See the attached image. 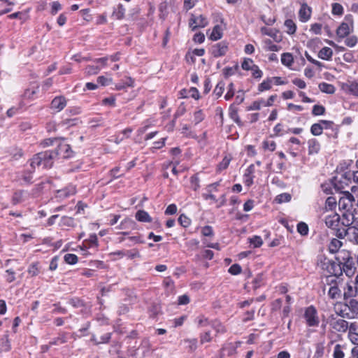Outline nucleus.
<instances>
[{
  "label": "nucleus",
  "instance_id": "1",
  "mask_svg": "<svg viewBox=\"0 0 358 358\" xmlns=\"http://www.w3.org/2000/svg\"><path fill=\"white\" fill-rule=\"evenodd\" d=\"M324 222L328 228L335 231V236L338 238H344L348 235L346 227L350 225V221L348 220L346 223L343 221L341 223V217L338 214L331 213L326 215Z\"/></svg>",
  "mask_w": 358,
  "mask_h": 358
},
{
  "label": "nucleus",
  "instance_id": "2",
  "mask_svg": "<svg viewBox=\"0 0 358 358\" xmlns=\"http://www.w3.org/2000/svg\"><path fill=\"white\" fill-rule=\"evenodd\" d=\"M58 156L55 150H47L35 155L30 160V166L35 171L36 166H43L44 168H51L54 160Z\"/></svg>",
  "mask_w": 358,
  "mask_h": 358
},
{
  "label": "nucleus",
  "instance_id": "3",
  "mask_svg": "<svg viewBox=\"0 0 358 358\" xmlns=\"http://www.w3.org/2000/svg\"><path fill=\"white\" fill-rule=\"evenodd\" d=\"M317 266L330 275V276L327 278V281H329L330 279H334V277H338L342 275L341 264L324 255H320L317 257Z\"/></svg>",
  "mask_w": 358,
  "mask_h": 358
},
{
  "label": "nucleus",
  "instance_id": "4",
  "mask_svg": "<svg viewBox=\"0 0 358 358\" xmlns=\"http://www.w3.org/2000/svg\"><path fill=\"white\" fill-rule=\"evenodd\" d=\"M341 254L343 255H338L336 260L341 264L342 273L344 272L347 276L352 277L356 271L354 259L348 252L343 251Z\"/></svg>",
  "mask_w": 358,
  "mask_h": 358
},
{
  "label": "nucleus",
  "instance_id": "5",
  "mask_svg": "<svg viewBox=\"0 0 358 358\" xmlns=\"http://www.w3.org/2000/svg\"><path fill=\"white\" fill-rule=\"evenodd\" d=\"M304 318L307 325L309 327H317L320 324L317 311L313 306H310L306 308Z\"/></svg>",
  "mask_w": 358,
  "mask_h": 358
},
{
  "label": "nucleus",
  "instance_id": "6",
  "mask_svg": "<svg viewBox=\"0 0 358 358\" xmlns=\"http://www.w3.org/2000/svg\"><path fill=\"white\" fill-rule=\"evenodd\" d=\"M208 24L207 18L202 15H196L193 13L191 14V17L189 21V26L192 30H195L198 28H203Z\"/></svg>",
  "mask_w": 358,
  "mask_h": 358
},
{
  "label": "nucleus",
  "instance_id": "7",
  "mask_svg": "<svg viewBox=\"0 0 358 358\" xmlns=\"http://www.w3.org/2000/svg\"><path fill=\"white\" fill-rule=\"evenodd\" d=\"M228 51V45L226 42L222 41L213 45L210 49L212 55L215 57H222Z\"/></svg>",
  "mask_w": 358,
  "mask_h": 358
},
{
  "label": "nucleus",
  "instance_id": "8",
  "mask_svg": "<svg viewBox=\"0 0 358 358\" xmlns=\"http://www.w3.org/2000/svg\"><path fill=\"white\" fill-rule=\"evenodd\" d=\"M76 192V187L73 185H69L64 189L57 190L55 197L59 200H63L75 194Z\"/></svg>",
  "mask_w": 358,
  "mask_h": 358
},
{
  "label": "nucleus",
  "instance_id": "9",
  "mask_svg": "<svg viewBox=\"0 0 358 358\" xmlns=\"http://www.w3.org/2000/svg\"><path fill=\"white\" fill-rule=\"evenodd\" d=\"M336 313L343 317L351 319L352 315L350 313L349 307H348L347 303H337L334 306Z\"/></svg>",
  "mask_w": 358,
  "mask_h": 358
},
{
  "label": "nucleus",
  "instance_id": "10",
  "mask_svg": "<svg viewBox=\"0 0 358 358\" xmlns=\"http://www.w3.org/2000/svg\"><path fill=\"white\" fill-rule=\"evenodd\" d=\"M66 106V99L63 96H58L53 99L51 102V108L59 112Z\"/></svg>",
  "mask_w": 358,
  "mask_h": 358
},
{
  "label": "nucleus",
  "instance_id": "11",
  "mask_svg": "<svg viewBox=\"0 0 358 358\" xmlns=\"http://www.w3.org/2000/svg\"><path fill=\"white\" fill-rule=\"evenodd\" d=\"M98 246V238L95 234H92L90 236L87 240H85L83 243V247H81V250L84 251L83 255H87V248H96Z\"/></svg>",
  "mask_w": 358,
  "mask_h": 358
},
{
  "label": "nucleus",
  "instance_id": "12",
  "mask_svg": "<svg viewBox=\"0 0 358 358\" xmlns=\"http://www.w3.org/2000/svg\"><path fill=\"white\" fill-rule=\"evenodd\" d=\"M327 282L333 283V285L330 287L328 291L329 296L332 299H336L340 298L341 295V291L338 288L336 284V280L335 279H330Z\"/></svg>",
  "mask_w": 358,
  "mask_h": 358
},
{
  "label": "nucleus",
  "instance_id": "13",
  "mask_svg": "<svg viewBox=\"0 0 358 358\" xmlns=\"http://www.w3.org/2000/svg\"><path fill=\"white\" fill-rule=\"evenodd\" d=\"M255 169L254 164H250L244 173V183L246 186L250 187L253 184L254 173Z\"/></svg>",
  "mask_w": 358,
  "mask_h": 358
},
{
  "label": "nucleus",
  "instance_id": "14",
  "mask_svg": "<svg viewBox=\"0 0 358 358\" xmlns=\"http://www.w3.org/2000/svg\"><path fill=\"white\" fill-rule=\"evenodd\" d=\"M332 328L338 332L344 333L348 328V322L343 319H338L331 323Z\"/></svg>",
  "mask_w": 358,
  "mask_h": 358
},
{
  "label": "nucleus",
  "instance_id": "15",
  "mask_svg": "<svg viewBox=\"0 0 358 358\" xmlns=\"http://www.w3.org/2000/svg\"><path fill=\"white\" fill-rule=\"evenodd\" d=\"M240 344H241L240 342H237V343H236V344L227 343V344L224 345L221 350L220 358H223V357L224 356V351L227 352L228 356H231V355L236 354V349L240 345Z\"/></svg>",
  "mask_w": 358,
  "mask_h": 358
},
{
  "label": "nucleus",
  "instance_id": "16",
  "mask_svg": "<svg viewBox=\"0 0 358 358\" xmlns=\"http://www.w3.org/2000/svg\"><path fill=\"white\" fill-rule=\"evenodd\" d=\"M55 151L58 153V155H62L64 158L70 157L73 152L70 145L66 143H61Z\"/></svg>",
  "mask_w": 358,
  "mask_h": 358
},
{
  "label": "nucleus",
  "instance_id": "17",
  "mask_svg": "<svg viewBox=\"0 0 358 358\" xmlns=\"http://www.w3.org/2000/svg\"><path fill=\"white\" fill-rule=\"evenodd\" d=\"M311 15V9L307 6V4H303L299 11V17L301 22H307Z\"/></svg>",
  "mask_w": 358,
  "mask_h": 358
},
{
  "label": "nucleus",
  "instance_id": "18",
  "mask_svg": "<svg viewBox=\"0 0 358 358\" xmlns=\"http://www.w3.org/2000/svg\"><path fill=\"white\" fill-rule=\"evenodd\" d=\"M350 33V27L348 23L342 22L336 30V34L340 38H345Z\"/></svg>",
  "mask_w": 358,
  "mask_h": 358
},
{
  "label": "nucleus",
  "instance_id": "19",
  "mask_svg": "<svg viewBox=\"0 0 358 358\" xmlns=\"http://www.w3.org/2000/svg\"><path fill=\"white\" fill-rule=\"evenodd\" d=\"M309 155L316 154L320 151V145L317 140L311 138L308 141Z\"/></svg>",
  "mask_w": 358,
  "mask_h": 358
},
{
  "label": "nucleus",
  "instance_id": "20",
  "mask_svg": "<svg viewBox=\"0 0 358 358\" xmlns=\"http://www.w3.org/2000/svg\"><path fill=\"white\" fill-rule=\"evenodd\" d=\"M333 50L329 47H324L318 52V57L323 60H331Z\"/></svg>",
  "mask_w": 358,
  "mask_h": 358
},
{
  "label": "nucleus",
  "instance_id": "21",
  "mask_svg": "<svg viewBox=\"0 0 358 358\" xmlns=\"http://www.w3.org/2000/svg\"><path fill=\"white\" fill-rule=\"evenodd\" d=\"M26 194H27V193L23 190H19L15 192L12 197L13 204L17 205L24 201Z\"/></svg>",
  "mask_w": 358,
  "mask_h": 358
},
{
  "label": "nucleus",
  "instance_id": "22",
  "mask_svg": "<svg viewBox=\"0 0 358 358\" xmlns=\"http://www.w3.org/2000/svg\"><path fill=\"white\" fill-rule=\"evenodd\" d=\"M348 307H349L350 313H351L352 318L358 315V301L355 299H351L347 302Z\"/></svg>",
  "mask_w": 358,
  "mask_h": 358
},
{
  "label": "nucleus",
  "instance_id": "23",
  "mask_svg": "<svg viewBox=\"0 0 358 358\" xmlns=\"http://www.w3.org/2000/svg\"><path fill=\"white\" fill-rule=\"evenodd\" d=\"M281 62L283 65L290 67L294 63V57L289 52H285L281 55Z\"/></svg>",
  "mask_w": 358,
  "mask_h": 358
},
{
  "label": "nucleus",
  "instance_id": "24",
  "mask_svg": "<svg viewBox=\"0 0 358 358\" xmlns=\"http://www.w3.org/2000/svg\"><path fill=\"white\" fill-rule=\"evenodd\" d=\"M136 218L139 222H150L152 219L149 214L145 210H138L136 213Z\"/></svg>",
  "mask_w": 358,
  "mask_h": 358
},
{
  "label": "nucleus",
  "instance_id": "25",
  "mask_svg": "<svg viewBox=\"0 0 358 358\" xmlns=\"http://www.w3.org/2000/svg\"><path fill=\"white\" fill-rule=\"evenodd\" d=\"M319 89L321 92L332 94L335 92L336 88L335 87L327 83H322L319 85Z\"/></svg>",
  "mask_w": 358,
  "mask_h": 358
},
{
  "label": "nucleus",
  "instance_id": "26",
  "mask_svg": "<svg viewBox=\"0 0 358 358\" xmlns=\"http://www.w3.org/2000/svg\"><path fill=\"white\" fill-rule=\"evenodd\" d=\"M222 36V29L220 26L215 25L209 36V38L212 41H217L220 39Z\"/></svg>",
  "mask_w": 358,
  "mask_h": 358
},
{
  "label": "nucleus",
  "instance_id": "27",
  "mask_svg": "<svg viewBox=\"0 0 358 358\" xmlns=\"http://www.w3.org/2000/svg\"><path fill=\"white\" fill-rule=\"evenodd\" d=\"M345 347L340 344H336L334 348L333 352V357L334 358H344L345 352H344Z\"/></svg>",
  "mask_w": 358,
  "mask_h": 358
},
{
  "label": "nucleus",
  "instance_id": "28",
  "mask_svg": "<svg viewBox=\"0 0 358 358\" xmlns=\"http://www.w3.org/2000/svg\"><path fill=\"white\" fill-rule=\"evenodd\" d=\"M343 243L341 241L336 238H333L329 245V250L331 253L338 252L339 248L342 246Z\"/></svg>",
  "mask_w": 358,
  "mask_h": 358
},
{
  "label": "nucleus",
  "instance_id": "29",
  "mask_svg": "<svg viewBox=\"0 0 358 358\" xmlns=\"http://www.w3.org/2000/svg\"><path fill=\"white\" fill-rule=\"evenodd\" d=\"M125 9L122 4H119L114 8L113 16L117 20H121L124 17Z\"/></svg>",
  "mask_w": 358,
  "mask_h": 358
},
{
  "label": "nucleus",
  "instance_id": "30",
  "mask_svg": "<svg viewBox=\"0 0 358 358\" xmlns=\"http://www.w3.org/2000/svg\"><path fill=\"white\" fill-rule=\"evenodd\" d=\"M285 28L287 29L286 31L289 34H293L295 33L296 29V26L293 20H287L284 24Z\"/></svg>",
  "mask_w": 358,
  "mask_h": 358
},
{
  "label": "nucleus",
  "instance_id": "31",
  "mask_svg": "<svg viewBox=\"0 0 358 358\" xmlns=\"http://www.w3.org/2000/svg\"><path fill=\"white\" fill-rule=\"evenodd\" d=\"M10 349L9 341L6 336H4L0 339V352H6Z\"/></svg>",
  "mask_w": 358,
  "mask_h": 358
},
{
  "label": "nucleus",
  "instance_id": "32",
  "mask_svg": "<svg viewBox=\"0 0 358 358\" xmlns=\"http://www.w3.org/2000/svg\"><path fill=\"white\" fill-rule=\"evenodd\" d=\"M231 160V157H228V156H225L221 162L219 163V164L217 165V171L220 172L224 169H226L229 164H230V162Z\"/></svg>",
  "mask_w": 358,
  "mask_h": 358
},
{
  "label": "nucleus",
  "instance_id": "33",
  "mask_svg": "<svg viewBox=\"0 0 358 358\" xmlns=\"http://www.w3.org/2000/svg\"><path fill=\"white\" fill-rule=\"evenodd\" d=\"M348 234H350L352 240L358 244V228L355 227H347Z\"/></svg>",
  "mask_w": 358,
  "mask_h": 358
},
{
  "label": "nucleus",
  "instance_id": "34",
  "mask_svg": "<svg viewBox=\"0 0 358 358\" xmlns=\"http://www.w3.org/2000/svg\"><path fill=\"white\" fill-rule=\"evenodd\" d=\"M272 79L267 78L264 80L261 84L258 86V90L259 92H263L265 90H268L271 88Z\"/></svg>",
  "mask_w": 358,
  "mask_h": 358
},
{
  "label": "nucleus",
  "instance_id": "35",
  "mask_svg": "<svg viewBox=\"0 0 358 358\" xmlns=\"http://www.w3.org/2000/svg\"><path fill=\"white\" fill-rule=\"evenodd\" d=\"M308 226L305 222H301L297 224V231L301 236H306L308 234Z\"/></svg>",
  "mask_w": 358,
  "mask_h": 358
},
{
  "label": "nucleus",
  "instance_id": "36",
  "mask_svg": "<svg viewBox=\"0 0 358 358\" xmlns=\"http://www.w3.org/2000/svg\"><path fill=\"white\" fill-rule=\"evenodd\" d=\"M291 195L289 193H282L275 197V201L278 203L288 202L291 200Z\"/></svg>",
  "mask_w": 358,
  "mask_h": 358
},
{
  "label": "nucleus",
  "instance_id": "37",
  "mask_svg": "<svg viewBox=\"0 0 358 358\" xmlns=\"http://www.w3.org/2000/svg\"><path fill=\"white\" fill-rule=\"evenodd\" d=\"M322 125L318 123H315L311 126L310 132L314 136H319L322 133Z\"/></svg>",
  "mask_w": 358,
  "mask_h": 358
},
{
  "label": "nucleus",
  "instance_id": "38",
  "mask_svg": "<svg viewBox=\"0 0 358 358\" xmlns=\"http://www.w3.org/2000/svg\"><path fill=\"white\" fill-rule=\"evenodd\" d=\"M39 271L38 264L33 263L29 266L27 272L29 275L33 277L37 275L39 273Z\"/></svg>",
  "mask_w": 358,
  "mask_h": 358
},
{
  "label": "nucleus",
  "instance_id": "39",
  "mask_svg": "<svg viewBox=\"0 0 358 358\" xmlns=\"http://www.w3.org/2000/svg\"><path fill=\"white\" fill-rule=\"evenodd\" d=\"M64 261L69 264H75L78 262V257L74 254H66L64 257Z\"/></svg>",
  "mask_w": 358,
  "mask_h": 358
},
{
  "label": "nucleus",
  "instance_id": "40",
  "mask_svg": "<svg viewBox=\"0 0 358 358\" xmlns=\"http://www.w3.org/2000/svg\"><path fill=\"white\" fill-rule=\"evenodd\" d=\"M250 244L253 245L254 248H259L263 244V241L260 236H255L249 238Z\"/></svg>",
  "mask_w": 358,
  "mask_h": 358
},
{
  "label": "nucleus",
  "instance_id": "41",
  "mask_svg": "<svg viewBox=\"0 0 358 358\" xmlns=\"http://www.w3.org/2000/svg\"><path fill=\"white\" fill-rule=\"evenodd\" d=\"M263 106V99L254 101L248 107V110H259Z\"/></svg>",
  "mask_w": 358,
  "mask_h": 358
},
{
  "label": "nucleus",
  "instance_id": "42",
  "mask_svg": "<svg viewBox=\"0 0 358 358\" xmlns=\"http://www.w3.org/2000/svg\"><path fill=\"white\" fill-rule=\"evenodd\" d=\"M332 13L334 15H341L343 13V8L341 4L334 3L332 4Z\"/></svg>",
  "mask_w": 358,
  "mask_h": 358
},
{
  "label": "nucleus",
  "instance_id": "43",
  "mask_svg": "<svg viewBox=\"0 0 358 358\" xmlns=\"http://www.w3.org/2000/svg\"><path fill=\"white\" fill-rule=\"evenodd\" d=\"M255 66V64H254L253 61L251 59H245L241 64L243 69L246 71L252 70Z\"/></svg>",
  "mask_w": 358,
  "mask_h": 358
},
{
  "label": "nucleus",
  "instance_id": "44",
  "mask_svg": "<svg viewBox=\"0 0 358 358\" xmlns=\"http://www.w3.org/2000/svg\"><path fill=\"white\" fill-rule=\"evenodd\" d=\"M6 280L8 282H12L15 280V273L12 269H8L6 271V274L4 275Z\"/></svg>",
  "mask_w": 358,
  "mask_h": 358
},
{
  "label": "nucleus",
  "instance_id": "45",
  "mask_svg": "<svg viewBox=\"0 0 358 358\" xmlns=\"http://www.w3.org/2000/svg\"><path fill=\"white\" fill-rule=\"evenodd\" d=\"M326 208H329V210H333L336 206V199L335 197L329 196L325 202Z\"/></svg>",
  "mask_w": 358,
  "mask_h": 358
},
{
  "label": "nucleus",
  "instance_id": "46",
  "mask_svg": "<svg viewBox=\"0 0 358 358\" xmlns=\"http://www.w3.org/2000/svg\"><path fill=\"white\" fill-rule=\"evenodd\" d=\"M344 299L355 297V287L351 285H347V290L343 294Z\"/></svg>",
  "mask_w": 358,
  "mask_h": 358
},
{
  "label": "nucleus",
  "instance_id": "47",
  "mask_svg": "<svg viewBox=\"0 0 358 358\" xmlns=\"http://www.w3.org/2000/svg\"><path fill=\"white\" fill-rule=\"evenodd\" d=\"M178 220L180 225L183 227H187L191 222L190 219L185 215H180Z\"/></svg>",
  "mask_w": 358,
  "mask_h": 358
},
{
  "label": "nucleus",
  "instance_id": "48",
  "mask_svg": "<svg viewBox=\"0 0 358 358\" xmlns=\"http://www.w3.org/2000/svg\"><path fill=\"white\" fill-rule=\"evenodd\" d=\"M224 90V83L223 82H220L216 85V87L213 91V93L217 97H220L222 94Z\"/></svg>",
  "mask_w": 358,
  "mask_h": 358
},
{
  "label": "nucleus",
  "instance_id": "49",
  "mask_svg": "<svg viewBox=\"0 0 358 358\" xmlns=\"http://www.w3.org/2000/svg\"><path fill=\"white\" fill-rule=\"evenodd\" d=\"M325 113V108L321 105H315L313 108L312 113L314 115H321Z\"/></svg>",
  "mask_w": 358,
  "mask_h": 358
},
{
  "label": "nucleus",
  "instance_id": "50",
  "mask_svg": "<svg viewBox=\"0 0 358 358\" xmlns=\"http://www.w3.org/2000/svg\"><path fill=\"white\" fill-rule=\"evenodd\" d=\"M62 225L66 227H73L74 220L71 217L64 216L61 220Z\"/></svg>",
  "mask_w": 358,
  "mask_h": 358
},
{
  "label": "nucleus",
  "instance_id": "51",
  "mask_svg": "<svg viewBox=\"0 0 358 358\" xmlns=\"http://www.w3.org/2000/svg\"><path fill=\"white\" fill-rule=\"evenodd\" d=\"M101 69V67L98 65H90L86 67L85 71L87 74L92 75L96 74Z\"/></svg>",
  "mask_w": 358,
  "mask_h": 358
},
{
  "label": "nucleus",
  "instance_id": "52",
  "mask_svg": "<svg viewBox=\"0 0 358 358\" xmlns=\"http://www.w3.org/2000/svg\"><path fill=\"white\" fill-rule=\"evenodd\" d=\"M242 269L239 264H234L232 266H231L229 268V272L232 275H238L241 273Z\"/></svg>",
  "mask_w": 358,
  "mask_h": 358
},
{
  "label": "nucleus",
  "instance_id": "53",
  "mask_svg": "<svg viewBox=\"0 0 358 358\" xmlns=\"http://www.w3.org/2000/svg\"><path fill=\"white\" fill-rule=\"evenodd\" d=\"M234 85L233 83H231L228 85V91L224 96V99L226 100H229L234 96Z\"/></svg>",
  "mask_w": 358,
  "mask_h": 358
},
{
  "label": "nucleus",
  "instance_id": "54",
  "mask_svg": "<svg viewBox=\"0 0 358 358\" xmlns=\"http://www.w3.org/2000/svg\"><path fill=\"white\" fill-rule=\"evenodd\" d=\"M185 343H187L189 344L188 348L190 350L194 351L197 348V339H185L184 340Z\"/></svg>",
  "mask_w": 358,
  "mask_h": 358
},
{
  "label": "nucleus",
  "instance_id": "55",
  "mask_svg": "<svg viewBox=\"0 0 358 358\" xmlns=\"http://www.w3.org/2000/svg\"><path fill=\"white\" fill-rule=\"evenodd\" d=\"M211 335H210V331H206L203 334H201L200 335V342L201 344H203L206 342H210L211 341Z\"/></svg>",
  "mask_w": 358,
  "mask_h": 358
},
{
  "label": "nucleus",
  "instance_id": "56",
  "mask_svg": "<svg viewBox=\"0 0 358 358\" xmlns=\"http://www.w3.org/2000/svg\"><path fill=\"white\" fill-rule=\"evenodd\" d=\"M201 234L204 236H213L214 233L211 226H205L201 229Z\"/></svg>",
  "mask_w": 358,
  "mask_h": 358
},
{
  "label": "nucleus",
  "instance_id": "57",
  "mask_svg": "<svg viewBox=\"0 0 358 358\" xmlns=\"http://www.w3.org/2000/svg\"><path fill=\"white\" fill-rule=\"evenodd\" d=\"M352 324L350 327V331H349V338L350 341L358 345V334L352 332Z\"/></svg>",
  "mask_w": 358,
  "mask_h": 358
},
{
  "label": "nucleus",
  "instance_id": "58",
  "mask_svg": "<svg viewBox=\"0 0 358 358\" xmlns=\"http://www.w3.org/2000/svg\"><path fill=\"white\" fill-rule=\"evenodd\" d=\"M357 43V38L355 36L348 37L345 41V43L347 46L352 48L354 47Z\"/></svg>",
  "mask_w": 358,
  "mask_h": 358
},
{
  "label": "nucleus",
  "instance_id": "59",
  "mask_svg": "<svg viewBox=\"0 0 358 358\" xmlns=\"http://www.w3.org/2000/svg\"><path fill=\"white\" fill-rule=\"evenodd\" d=\"M276 144L273 141H266L264 142V148L270 151L275 150Z\"/></svg>",
  "mask_w": 358,
  "mask_h": 358
},
{
  "label": "nucleus",
  "instance_id": "60",
  "mask_svg": "<svg viewBox=\"0 0 358 358\" xmlns=\"http://www.w3.org/2000/svg\"><path fill=\"white\" fill-rule=\"evenodd\" d=\"M265 42L267 44V47H266L267 50L273 51V52H278L280 50V47L272 43L271 40L268 39Z\"/></svg>",
  "mask_w": 358,
  "mask_h": 358
},
{
  "label": "nucleus",
  "instance_id": "61",
  "mask_svg": "<svg viewBox=\"0 0 358 358\" xmlns=\"http://www.w3.org/2000/svg\"><path fill=\"white\" fill-rule=\"evenodd\" d=\"M204 118V115L201 110H197L194 114V121L196 124L201 122Z\"/></svg>",
  "mask_w": 358,
  "mask_h": 358
},
{
  "label": "nucleus",
  "instance_id": "62",
  "mask_svg": "<svg viewBox=\"0 0 358 358\" xmlns=\"http://www.w3.org/2000/svg\"><path fill=\"white\" fill-rule=\"evenodd\" d=\"M197 324L199 327H203L209 324V321L204 316H199L196 318Z\"/></svg>",
  "mask_w": 358,
  "mask_h": 358
},
{
  "label": "nucleus",
  "instance_id": "63",
  "mask_svg": "<svg viewBox=\"0 0 358 358\" xmlns=\"http://www.w3.org/2000/svg\"><path fill=\"white\" fill-rule=\"evenodd\" d=\"M34 171L32 170V167L31 166V169L29 171V173H27V172H24L23 176H22V179L23 180L27 183V184H29L31 182V179H32V173L34 172Z\"/></svg>",
  "mask_w": 358,
  "mask_h": 358
},
{
  "label": "nucleus",
  "instance_id": "64",
  "mask_svg": "<svg viewBox=\"0 0 358 358\" xmlns=\"http://www.w3.org/2000/svg\"><path fill=\"white\" fill-rule=\"evenodd\" d=\"M350 92L354 95L358 96V83L353 82L349 86Z\"/></svg>",
  "mask_w": 358,
  "mask_h": 358
}]
</instances>
